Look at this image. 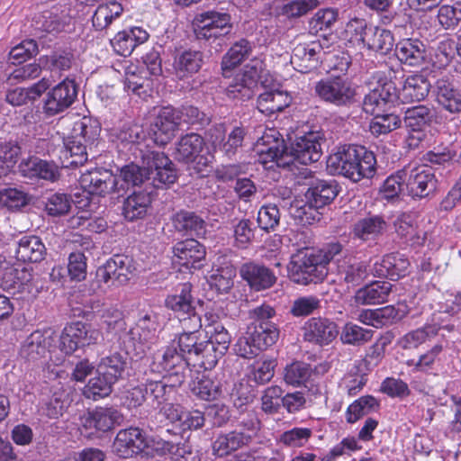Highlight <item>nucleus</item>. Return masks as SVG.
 I'll list each match as a JSON object with an SVG mask.
<instances>
[{
	"label": "nucleus",
	"instance_id": "1",
	"mask_svg": "<svg viewBox=\"0 0 461 461\" xmlns=\"http://www.w3.org/2000/svg\"><path fill=\"white\" fill-rule=\"evenodd\" d=\"M135 158H140L141 166L132 162L120 170V176L127 185H144V190L151 187L164 189L176 182V167L164 152L148 147L140 148Z\"/></svg>",
	"mask_w": 461,
	"mask_h": 461
},
{
	"label": "nucleus",
	"instance_id": "2",
	"mask_svg": "<svg viewBox=\"0 0 461 461\" xmlns=\"http://www.w3.org/2000/svg\"><path fill=\"white\" fill-rule=\"evenodd\" d=\"M375 165L374 153L358 145L339 147L327 159V168L331 175H341L354 182L373 177Z\"/></svg>",
	"mask_w": 461,
	"mask_h": 461
},
{
	"label": "nucleus",
	"instance_id": "3",
	"mask_svg": "<svg viewBox=\"0 0 461 461\" xmlns=\"http://www.w3.org/2000/svg\"><path fill=\"white\" fill-rule=\"evenodd\" d=\"M293 282L307 285L321 282L328 275L329 268L324 267L314 250H299L291 257L288 267Z\"/></svg>",
	"mask_w": 461,
	"mask_h": 461
},
{
	"label": "nucleus",
	"instance_id": "4",
	"mask_svg": "<svg viewBox=\"0 0 461 461\" xmlns=\"http://www.w3.org/2000/svg\"><path fill=\"white\" fill-rule=\"evenodd\" d=\"M194 367L211 370L217 364V354L212 341L200 340L197 334H179L173 340Z\"/></svg>",
	"mask_w": 461,
	"mask_h": 461
},
{
	"label": "nucleus",
	"instance_id": "5",
	"mask_svg": "<svg viewBox=\"0 0 461 461\" xmlns=\"http://www.w3.org/2000/svg\"><path fill=\"white\" fill-rule=\"evenodd\" d=\"M315 95L323 102L337 107L348 106L354 102L356 90L348 78L330 76L316 82Z\"/></svg>",
	"mask_w": 461,
	"mask_h": 461
},
{
	"label": "nucleus",
	"instance_id": "6",
	"mask_svg": "<svg viewBox=\"0 0 461 461\" xmlns=\"http://www.w3.org/2000/svg\"><path fill=\"white\" fill-rule=\"evenodd\" d=\"M101 338L99 330L82 321H73L63 328L59 335V348L69 356L78 348L97 344Z\"/></svg>",
	"mask_w": 461,
	"mask_h": 461
},
{
	"label": "nucleus",
	"instance_id": "7",
	"mask_svg": "<svg viewBox=\"0 0 461 461\" xmlns=\"http://www.w3.org/2000/svg\"><path fill=\"white\" fill-rule=\"evenodd\" d=\"M123 415L113 407H96L79 418L81 434L87 438L96 436L98 432H107L121 425Z\"/></svg>",
	"mask_w": 461,
	"mask_h": 461
},
{
	"label": "nucleus",
	"instance_id": "8",
	"mask_svg": "<svg viewBox=\"0 0 461 461\" xmlns=\"http://www.w3.org/2000/svg\"><path fill=\"white\" fill-rule=\"evenodd\" d=\"M406 194L412 199H423L433 195L438 188V179L433 169L421 165L404 167Z\"/></svg>",
	"mask_w": 461,
	"mask_h": 461
},
{
	"label": "nucleus",
	"instance_id": "9",
	"mask_svg": "<svg viewBox=\"0 0 461 461\" xmlns=\"http://www.w3.org/2000/svg\"><path fill=\"white\" fill-rule=\"evenodd\" d=\"M77 94L76 81L66 77L46 93L42 106L44 113L48 116L62 113L75 103Z\"/></svg>",
	"mask_w": 461,
	"mask_h": 461
},
{
	"label": "nucleus",
	"instance_id": "10",
	"mask_svg": "<svg viewBox=\"0 0 461 461\" xmlns=\"http://www.w3.org/2000/svg\"><path fill=\"white\" fill-rule=\"evenodd\" d=\"M135 270L132 258L127 255L117 254L110 258L95 272L98 284H109L113 285H125Z\"/></svg>",
	"mask_w": 461,
	"mask_h": 461
},
{
	"label": "nucleus",
	"instance_id": "11",
	"mask_svg": "<svg viewBox=\"0 0 461 461\" xmlns=\"http://www.w3.org/2000/svg\"><path fill=\"white\" fill-rule=\"evenodd\" d=\"M397 104L396 83L379 80L378 85L365 95L362 108L366 113L374 116L389 112Z\"/></svg>",
	"mask_w": 461,
	"mask_h": 461
},
{
	"label": "nucleus",
	"instance_id": "12",
	"mask_svg": "<svg viewBox=\"0 0 461 461\" xmlns=\"http://www.w3.org/2000/svg\"><path fill=\"white\" fill-rule=\"evenodd\" d=\"M321 132L310 131L303 136L296 137L288 148V159L290 163L296 161L303 165L317 162L322 154Z\"/></svg>",
	"mask_w": 461,
	"mask_h": 461
},
{
	"label": "nucleus",
	"instance_id": "13",
	"mask_svg": "<svg viewBox=\"0 0 461 461\" xmlns=\"http://www.w3.org/2000/svg\"><path fill=\"white\" fill-rule=\"evenodd\" d=\"M303 339L310 344L325 347L336 339L338 324L327 317H311L302 327Z\"/></svg>",
	"mask_w": 461,
	"mask_h": 461
},
{
	"label": "nucleus",
	"instance_id": "14",
	"mask_svg": "<svg viewBox=\"0 0 461 461\" xmlns=\"http://www.w3.org/2000/svg\"><path fill=\"white\" fill-rule=\"evenodd\" d=\"M56 342L57 335L53 330H37L22 343L20 357L28 362H37L44 358L48 352H50Z\"/></svg>",
	"mask_w": 461,
	"mask_h": 461
},
{
	"label": "nucleus",
	"instance_id": "15",
	"mask_svg": "<svg viewBox=\"0 0 461 461\" xmlns=\"http://www.w3.org/2000/svg\"><path fill=\"white\" fill-rule=\"evenodd\" d=\"M178 113V110L172 106L159 109L149 131L156 144L166 145L174 138L181 125Z\"/></svg>",
	"mask_w": 461,
	"mask_h": 461
},
{
	"label": "nucleus",
	"instance_id": "16",
	"mask_svg": "<svg viewBox=\"0 0 461 461\" xmlns=\"http://www.w3.org/2000/svg\"><path fill=\"white\" fill-rule=\"evenodd\" d=\"M79 185L92 195L104 197L105 195L117 192V178L109 169L104 167H94L81 173Z\"/></svg>",
	"mask_w": 461,
	"mask_h": 461
},
{
	"label": "nucleus",
	"instance_id": "17",
	"mask_svg": "<svg viewBox=\"0 0 461 461\" xmlns=\"http://www.w3.org/2000/svg\"><path fill=\"white\" fill-rule=\"evenodd\" d=\"M192 28L194 38L197 41L211 42L212 30H226L233 28L231 16L228 13H221L210 10L195 14L192 22Z\"/></svg>",
	"mask_w": 461,
	"mask_h": 461
},
{
	"label": "nucleus",
	"instance_id": "18",
	"mask_svg": "<svg viewBox=\"0 0 461 461\" xmlns=\"http://www.w3.org/2000/svg\"><path fill=\"white\" fill-rule=\"evenodd\" d=\"M20 175L32 181L44 180L54 183L60 178V170L54 161L45 160L37 156L23 158L18 166Z\"/></svg>",
	"mask_w": 461,
	"mask_h": 461
},
{
	"label": "nucleus",
	"instance_id": "19",
	"mask_svg": "<svg viewBox=\"0 0 461 461\" xmlns=\"http://www.w3.org/2000/svg\"><path fill=\"white\" fill-rule=\"evenodd\" d=\"M205 145L204 139L198 133L190 132L180 137L176 143L175 157L178 161L189 163L197 161V172L202 173L203 167L209 166L206 158L200 156Z\"/></svg>",
	"mask_w": 461,
	"mask_h": 461
},
{
	"label": "nucleus",
	"instance_id": "20",
	"mask_svg": "<svg viewBox=\"0 0 461 461\" xmlns=\"http://www.w3.org/2000/svg\"><path fill=\"white\" fill-rule=\"evenodd\" d=\"M240 276L252 290L257 292L272 287L277 279L270 268L253 260L240 266Z\"/></svg>",
	"mask_w": 461,
	"mask_h": 461
},
{
	"label": "nucleus",
	"instance_id": "21",
	"mask_svg": "<svg viewBox=\"0 0 461 461\" xmlns=\"http://www.w3.org/2000/svg\"><path fill=\"white\" fill-rule=\"evenodd\" d=\"M172 252L176 262L186 268L200 269L205 261V247L194 239L176 242Z\"/></svg>",
	"mask_w": 461,
	"mask_h": 461
},
{
	"label": "nucleus",
	"instance_id": "22",
	"mask_svg": "<svg viewBox=\"0 0 461 461\" xmlns=\"http://www.w3.org/2000/svg\"><path fill=\"white\" fill-rule=\"evenodd\" d=\"M145 447L143 431L137 427H130L119 430L113 444V450L118 456L129 458L140 453Z\"/></svg>",
	"mask_w": 461,
	"mask_h": 461
},
{
	"label": "nucleus",
	"instance_id": "23",
	"mask_svg": "<svg viewBox=\"0 0 461 461\" xmlns=\"http://www.w3.org/2000/svg\"><path fill=\"white\" fill-rule=\"evenodd\" d=\"M236 267L230 256L218 255L212 264L209 284L221 294H227L233 287Z\"/></svg>",
	"mask_w": 461,
	"mask_h": 461
},
{
	"label": "nucleus",
	"instance_id": "24",
	"mask_svg": "<svg viewBox=\"0 0 461 461\" xmlns=\"http://www.w3.org/2000/svg\"><path fill=\"white\" fill-rule=\"evenodd\" d=\"M160 365L168 373L169 379L178 385L185 382L189 366H192L190 360H187L173 341L164 350Z\"/></svg>",
	"mask_w": 461,
	"mask_h": 461
},
{
	"label": "nucleus",
	"instance_id": "25",
	"mask_svg": "<svg viewBox=\"0 0 461 461\" xmlns=\"http://www.w3.org/2000/svg\"><path fill=\"white\" fill-rule=\"evenodd\" d=\"M337 273L348 288L356 287L368 277L369 265L355 257H345L338 259Z\"/></svg>",
	"mask_w": 461,
	"mask_h": 461
},
{
	"label": "nucleus",
	"instance_id": "26",
	"mask_svg": "<svg viewBox=\"0 0 461 461\" xmlns=\"http://www.w3.org/2000/svg\"><path fill=\"white\" fill-rule=\"evenodd\" d=\"M203 52L198 50L185 49L174 57L173 68L176 77L180 80L192 77L198 73L204 63Z\"/></svg>",
	"mask_w": 461,
	"mask_h": 461
},
{
	"label": "nucleus",
	"instance_id": "27",
	"mask_svg": "<svg viewBox=\"0 0 461 461\" xmlns=\"http://www.w3.org/2000/svg\"><path fill=\"white\" fill-rule=\"evenodd\" d=\"M170 220L175 230L184 236L202 237L206 232L204 219L194 211L181 209Z\"/></svg>",
	"mask_w": 461,
	"mask_h": 461
},
{
	"label": "nucleus",
	"instance_id": "28",
	"mask_svg": "<svg viewBox=\"0 0 461 461\" xmlns=\"http://www.w3.org/2000/svg\"><path fill=\"white\" fill-rule=\"evenodd\" d=\"M152 190L134 191L122 202V215L128 221L144 219L151 207Z\"/></svg>",
	"mask_w": 461,
	"mask_h": 461
},
{
	"label": "nucleus",
	"instance_id": "29",
	"mask_svg": "<svg viewBox=\"0 0 461 461\" xmlns=\"http://www.w3.org/2000/svg\"><path fill=\"white\" fill-rule=\"evenodd\" d=\"M322 46L319 42L298 44L293 50L291 64L301 73H308L317 68Z\"/></svg>",
	"mask_w": 461,
	"mask_h": 461
},
{
	"label": "nucleus",
	"instance_id": "30",
	"mask_svg": "<svg viewBox=\"0 0 461 461\" xmlns=\"http://www.w3.org/2000/svg\"><path fill=\"white\" fill-rule=\"evenodd\" d=\"M149 33L140 27H132L116 33L111 40L114 51L123 57L130 56L139 45L149 39Z\"/></svg>",
	"mask_w": 461,
	"mask_h": 461
},
{
	"label": "nucleus",
	"instance_id": "31",
	"mask_svg": "<svg viewBox=\"0 0 461 461\" xmlns=\"http://www.w3.org/2000/svg\"><path fill=\"white\" fill-rule=\"evenodd\" d=\"M409 266V260L404 255L391 253L374 264L373 274L378 277L397 280L407 274Z\"/></svg>",
	"mask_w": 461,
	"mask_h": 461
},
{
	"label": "nucleus",
	"instance_id": "32",
	"mask_svg": "<svg viewBox=\"0 0 461 461\" xmlns=\"http://www.w3.org/2000/svg\"><path fill=\"white\" fill-rule=\"evenodd\" d=\"M261 154H266L270 159L276 160L278 166H288V146L282 135L276 130L270 129L261 137Z\"/></svg>",
	"mask_w": 461,
	"mask_h": 461
},
{
	"label": "nucleus",
	"instance_id": "33",
	"mask_svg": "<svg viewBox=\"0 0 461 461\" xmlns=\"http://www.w3.org/2000/svg\"><path fill=\"white\" fill-rule=\"evenodd\" d=\"M432 92L436 100L444 109L450 113L461 111V94L456 88L453 81L447 77H442L435 82Z\"/></svg>",
	"mask_w": 461,
	"mask_h": 461
},
{
	"label": "nucleus",
	"instance_id": "34",
	"mask_svg": "<svg viewBox=\"0 0 461 461\" xmlns=\"http://www.w3.org/2000/svg\"><path fill=\"white\" fill-rule=\"evenodd\" d=\"M431 87V84L423 75L409 76L401 90L396 86L398 103L420 102L425 99Z\"/></svg>",
	"mask_w": 461,
	"mask_h": 461
},
{
	"label": "nucleus",
	"instance_id": "35",
	"mask_svg": "<svg viewBox=\"0 0 461 461\" xmlns=\"http://www.w3.org/2000/svg\"><path fill=\"white\" fill-rule=\"evenodd\" d=\"M339 185L335 180L316 179L306 191L305 199L319 209L330 204L339 194Z\"/></svg>",
	"mask_w": 461,
	"mask_h": 461
},
{
	"label": "nucleus",
	"instance_id": "36",
	"mask_svg": "<svg viewBox=\"0 0 461 461\" xmlns=\"http://www.w3.org/2000/svg\"><path fill=\"white\" fill-rule=\"evenodd\" d=\"M395 55L402 64L420 67L427 58L426 45L419 40L405 39L396 44Z\"/></svg>",
	"mask_w": 461,
	"mask_h": 461
},
{
	"label": "nucleus",
	"instance_id": "37",
	"mask_svg": "<svg viewBox=\"0 0 461 461\" xmlns=\"http://www.w3.org/2000/svg\"><path fill=\"white\" fill-rule=\"evenodd\" d=\"M393 290V285L388 281H375L359 288L354 301L357 304H376L387 302Z\"/></svg>",
	"mask_w": 461,
	"mask_h": 461
},
{
	"label": "nucleus",
	"instance_id": "38",
	"mask_svg": "<svg viewBox=\"0 0 461 461\" xmlns=\"http://www.w3.org/2000/svg\"><path fill=\"white\" fill-rule=\"evenodd\" d=\"M165 305L174 312L177 318L190 313L195 309L192 295V285L190 283L179 285L173 294L167 296Z\"/></svg>",
	"mask_w": 461,
	"mask_h": 461
},
{
	"label": "nucleus",
	"instance_id": "39",
	"mask_svg": "<svg viewBox=\"0 0 461 461\" xmlns=\"http://www.w3.org/2000/svg\"><path fill=\"white\" fill-rule=\"evenodd\" d=\"M406 314L404 310L387 305L375 310H365L359 315V320L367 325L382 328L402 320Z\"/></svg>",
	"mask_w": 461,
	"mask_h": 461
},
{
	"label": "nucleus",
	"instance_id": "40",
	"mask_svg": "<svg viewBox=\"0 0 461 461\" xmlns=\"http://www.w3.org/2000/svg\"><path fill=\"white\" fill-rule=\"evenodd\" d=\"M291 103L290 95L282 90L270 89L261 93L257 101L258 111L267 116L282 112L289 106Z\"/></svg>",
	"mask_w": 461,
	"mask_h": 461
},
{
	"label": "nucleus",
	"instance_id": "41",
	"mask_svg": "<svg viewBox=\"0 0 461 461\" xmlns=\"http://www.w3.org/2000/svg\"><path fill=\"white\" fill-rule=\"evenodd\" d=\"M15 253L18 260L36 263L44 259L46 248L39 237L23 236L18 242Z\"/></svg>",
	"mask_w": 461,
	"mask_h": 461
},
{
	"label": "nucleus",
	"instance_id": "42",
	"mask_svg": "<svg viewBox=\"0 0 461 461\" xmlns=\"http://www.w3.org/2000/svg\"><path fill=\"white\" fill-rule=\"evenodd\" d=\"M393 45L394 38L391 31L372 24L363 47L386 55L393 50Z\"/></svg>",
	"mask_w": 461,
	"mask_h": 461
},
{
	"label": "nucleus",
	"instance_id": "43",
	"mask_svg": "<svg viewBox=\"0 0 461 461\" xmlns=\"http://www.w3.org/2000/svg\"><path fill=\"white\" fill-rule=\"evenodd\" d=\"M177 384H168L164 380H147L144 392L147 394V403L152 407L158 408L166 403L176 391Z\"/></svg>",
	"mask_w": 461,
	"mask_h": 461
},
{
	"label": "nucleus",
	"instance_id": "44",
	"mask_svg": "<svg viewBox=\"0 0 461 461\" xmlns=\"http://www.w3.org/2000/svg\"><path fill=\"white\" fill-rule=\"evenodd\" d=\"M384 219L379 215H371L358 220L353 227L354 236L362 240H374L386 230Z\"/></svg>",
	"mask_w": 461,
	"mask_h": 461
},
{
	"label": "nucleus",
	"instance_id": "45",
	"mask_svg": "<svg viewBox=\"0 0 461 461\" xmlns=\"http://www.w3.org/2000/svg\"><path fill=\"white\" fill-rule=\"evenodd\" d=\"M434 119V113L430 107L425 104H418L406 109L403 122L406 128L412 131H422L430 125Z\"/></svg>",
	"mask_w": 461,
	"mask_h": 461
},
{
	"label": "nucleus",
	"instance_id": "46",
	"mask_svg": "<svg viewBox=\"0 0 461 461\" xmlns=\"http://www.w3.org/2000/svg\"><path fill=\"white\" fill-rule=\"evenodd\" d=\"M192 393L202 401H215L221 396V384L208 375H202L193 382Z\"/></svg>",
	"mask_w": 461,
	"mask_h": 461
},
{
	"label": "nucleus",
	"instance_id": "47",
	"mask_svg": "<svg viewBox=\"0 0 461 461\" xmlns=\"http://www.w3.org/2000/svg\"><path fill=\"white\" fill-rule=\"evenodd\" d=\"M247 332L260 351L275 344L279 338V330L273 322L255 324L253 327H249Z\"/></svg>",
	"mask_w": 461,
	"mask_h": 461
},
{
	"label": "nucleus",
	"instance_id": "48",
	"mask_svg": "<svg viewBox=\"0 0 461 461\" xmlns=\"http://www.w3.org/2000/svg\"><path fill=\"white\" fill-rule=\"evenodd\" d=\"M247 332L260 351L275 344L279 338V330L273 322L255 324L253 327H249Z\"/></svg>",
	"mask_w": 461,
	"mask_h": 461
},
{
	"label": "nucleus",
	"instance_id": "49",
	"mask_svg": "<svg viewBox=\"0 0 461 461\" xmlns=\"http://www.w3.org/2000/svg\"><path fill=\"white\" fill-rule=\"evenodd\" d=\"M205 318L206 321H210L208 324H205L206 332L210 334V339L207 341H212V346L215 347L218 361L219 357L228 349L231 337L222 323L215 321L212 315L210 317L205 315Z\"/></svg>",
	"mask_w": 461,
	"mask_h": 461
},
{
	"label": "nucleus",
	"instance_id": "50",
	"mask_svg": "<svg viewBox=\"0 0 461 461\" xmlns=\"http://www.w3.org/2000/svg\"><path fill=\"white\" fill-rule=\"evenodd\" d=\"M127 365L126 355L114 352L101 358L96 366V372H102V374L108 375L111 380L117 383L122 378Z\"/></svg>",
	"mask_w": 461,
	"mask_h": 461
},
{
	"label": "nucleus",
	"instance_id": "51",
	"mask_svg": "<svg viewBox=\"0 0 461 461\" xmlns=\"http://www.w3.org/2000/svg\"><path fill=\"white\" fill-rule=\"evenodd\" d=\"M248 445L247 439L242 436V433L233 430L219 435L212 443V450L216 456L223 457Z\"/></svg>",
	"mask_w": 461,
	"mask_h": 461
},
{
	"label": "nucleus",
	"instance_id": "52",
	"mask_svg": "<svg viewBox=\"0 0 461 461\" xmlns=\"http://www.w3.org/2000/svg\"><path fill=\"white\" fill-rule=\"evenodd\" d=\"M122 12L123 7L119 2L109 1L102 4L96 8L92 17L93 26L97 31L104 30L112 24L113 20L119 18Z\"/></svg>",
	"mask_w": 461,
	"mask_h": 461
},
{
	"label": "nucleus",
	"instance_id": "53",
	"mask_svg": "<svg viewBox=\"0 0 461 461\" xmlns=\"http://www.w3.org/2000/svg\"><path fill=\"white\" fill-rule=\"evenodd\" d=\"M318 210L309 199L294 200L290 203L289 213L298 224L305 226L320 221L321 213Z\"/></svg>",
	"mask_w": 461,
	"mask_h": 461
},
{
	"label": "nucleus",
	"instance_id": "54",
	"mask_svg": "<svg viewBox=\"0 0 461 461\" xmlns=\"http://www.w3.org/2000/svg\"><path fill=\"white\" fill-rule=\"evenodd\" d=\"M253 50V46L247 39H240L234 42L222 57V69H232L248 59Z\"/></svg>",
	"mask_w": 461,
	"mask_h": 461
},
{
	"label": "nucleus",
	"instance_id": "55",
	"mask_svg": "<svg viewBox=\"0 0 461 461\" xmlns=\"http://www.w3.org/2000/svg\"><path fill=\"white\" fill-rule=\"evenodd\" d=\"M51 395L46 400L43 411L50 419L62 416L70 404L68 393L61 386H53Z\"/></svg>",
	"mask_w": 461,
	"mask_h": 461
},
{
	"label": "nucleus",
	"instance_id": "56",
	"mask_svg": "<svg viewBox=\"0 0 461 461\" xmlns=\"http://www.w3.org/2000/svg\"><path fill=\"white\" fill-rule=\"evenodd\" d=\"M115 384L108 375L96 372V375L85 386L83 394L87 399L97 401L110 395Z\"/></svg>",
	"mask_w": 461,
	"mask_h": 461
},
{
	"label": "nucleus",
	"instance_id": "57",
	"mask_svg": "<svg viewBox=\"0 0 461 461\" xmlns=\"http://www.w3.org/2000/svg\"><path fill=\"white\" fill-rule=\"evenodd\" d=\"M76 57L69 48L57 49L45 57V65L51 72L62 74L72 68Z\"/></svg>",
	"mask_w": 461,
	"mask_h": 461
},
{
	"label": "nucleus",
	"instance_id": "58",
	"mask_svg": "<svg viewBox=\"0 0 461 461\" xmlns=\"http://www.w3.org/2000/svg\"><path fill=\"white\" fill-rule=\"evenodd\" d=\"M128 337L133 342L140 344L150 343L157 337V324L149 315H145L131 328Z\"/></svg>",
	"mask_w": 461,
	"mask_h": 461
},
{
	"label": "nucleus",
	"instance_id": "59",
	"mask_svg": "<svg viewBox=\"0 0 461 461\" xmlns=\"http://www.w3.org/2000/svg\"><path fill=\"white\" fill-rule=\"evenodd\" d=\"M321 309V300L316 295H303L294 299L289 313L294 318L309 317Z\"/></svg>",
	"mask_w": 461,
	"mask_h": 461
},
{
	"label": "nucleus",
	"instance_id": "60",
	"mask_svg": "<svg viewBox=\"0 0 461 461\" xmlns=\"http://www.w3.org/2000/svg\"><path fill=\"white\" fill-rule=\"evenodd\" d=\"M101 126L99 122L89 117H84L80 121L75 122L72 135L77 136V140H81L86 144L92 146L100 135Z\"/></svg>",
	"mask_w": 461,
	"mask_h": 461
},
{
	"label": "nucleus",
	"instance_id": "61",
	"mask_svg": "<svg viewBox=\"0 0 461 461\" xmlns=\"http://www.w3.org/2000/svg\"><path fill=\"white\" fill-rule=\"evenodd\" d=\"M373 333L372 330L348 322L342 328L340 340L346 345L361 346L371 340Z\"/></svg>",
	"mask_w": 461,
	"mask_h": 461
},
{
	"label": "nucleus",
	"instance_id": "62",
	"mask_svg": "<svg viewBox=\"0 0 461 461\" xmlns=\"http://www.w3.org/2000/svg\"><path fill=\"white\" fill-rule=\"evenodd\" d=\"M400 117L393 113L385 112L374 115L369 124V131L375 136L387 134L401 126Z\"/></svg>",
	"mask_w": 461,
	"mask_h": 461
},
{
	"label": "nucleus",
	"instance_id": "63",
	"mask_svg": "<svg viewBox=\"0 0 461 461\" xmlns=\"http://www.w3.org/2000/svg\"><path fill=\"white\" fill-rule=\"evenodd\" d=\"M73 204L70 194L65 193H55L47 197L45 211L48 215L60 217L68 214Z\"/></svg>",
	"mask_w": 461,
	"mask_h": 461
},
{
	"label": "nucleus",
	"instance_id": "64",
	"mask_svg": "<svg viewBox=\"0 0 461 461\" xmlns=\"http://www.w3.org/2000/svg\"><path fill=\"white\" fill-rule=\"evenodd\" d=\"M158 447L165 454L172 455L176 461H199L195 453L188 446L171 440L160 439L157 442Z\"/></svg>",
	"mask_w": 461,
	"mask_h": 461
}]
</instances>
